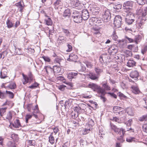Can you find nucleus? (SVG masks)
<instances>
[{
  "label": "nucleus",
  "mask_w": 147,
  "mask_h": 147,
  "mask_svg": "<svg viewBox=\"0 0 147 147\" xmlns=\"http://www.w3.org/2000/svg\"><path fill=\"white\" fill-rule=\"evenodd\" d=\"M110 126L111 129L120 136L121 138H122L125 132L124 130L122 128H117L115 125L111 123H110Z\"/></svg>",
  "instance_id": "1"
},
{
  "label": "nucleus",
  "mask_w": 147,
  "mask_h": 147,
  "mask_svg": "<svg viewBox=\"0 0 147 147\" xmlns=\"http://www.w3.org/2000/svg\"><path fill=\"white\" fill-rule=\"evenodd\" d=\"M110 126L111 129L120 136L121 138H122L125 132L124 130L122 128H117L115 125L111 123H110Z\"/></svg>",
  "instance_id": "2"
},
{
  "label": "nucleus",
  "mask_w": 147,
  "mask_h": 147,
  "mask_svg": "<svg viewBox=\"0 0 147 147\" xmlns=\"http://www.w3.org/2000/svg\"><path fill=\"white\" fill-rule=\"evenodd\" d=\"M89 88H91L94 91H97L98 93L100 94H104L105 93V90L102 88L100 87L97 85L96 84L92 83H90L88 85Z\"/></svg>",
  "instance_id": "3"
},
{
  "label": "nucleus",
  "mask_w": 147,
  "mask_h": 147,
  "mask_svg": "<svg viewBox=\"0 0 147 147\" xmlns=\"http://www.w3.org/2000/svg\"><path fill=\"white\" fill-rule=\"evenodd\" d=\"M113 112L117 115L121 116L125 113L124 109L120 107L115 106L113 108Z\"/></svg>",
  "instance_id": "4"
},
{
  "label": "nucleus",
  "mask_w": 147,
  "mask_h": 147,
  "mask_svg": "<svg viewBox=\"0 0 147 147\" xmlns=\"http://www.w3.org/2000/svg\"><path fill=\"white\" fill-rule=\"evenodd\" d=\"M72 17L73 18L74 21L78 23H80L83 19L80 13L77 11H74L73 12Z\"/></svg>",
  "instance_id": "5"
},
{
  "label": "nucleus",
  "mask_w": 147,
  "mask_h": 147,
  "mask_svg": "<svg viewBox=\"0 0 147 147\" xmlns=\"http://www.w3.org/2000/svg\"><path fill=\"white\" fill-rule=\"evenodd\" d=\"M125 19V22L128 25L131 24L134 22V15L131 12H127Z\"/></svg>",
  "instance_id": "6"
},
{
  "label": "nucleus",
  "mask_w": 147,
  "mask_h": 147,
  "mask_svg": "<svg viewBox=\"0 0 147 147\" xmlns=\"http://www.w3.org/2000/svg\"><path fill=\"white\" fill-rule=\"evenodd\" d=\"M132 5L133 2L132 1H127L124 3L123 5V8L126 13L130 12Z\"/></svg>",
  "instance_id": "7"
},
{
  "label": "nucleus",
  "mask_w": 147,
  "mask_h": 147,
  "mask_svg": "<svg viewBox=\"0 0 147 147\" xmlns=\"http://www.w3.org/2000/svg\"><path fill=\"white\" fill-rule=\"evenodd\" d=\"M121 19L120 16H116L114 20V24L115 27L119 28L121 26Z\"/></svg>",
  "instance_id": "8"
},
{
  "label": "nucleus",
  "mask_w": 147,
  "mask_h": 147,
  "mask_svg": "<svg viewBox=\"0 0 147 147\" xmlns=\"http://www.w3.org/2000/svg\"><path fill=\"white\" fill-rule=\"evenodd\" d=\"M111 13L109 10L107 9L105 10L102 14L103 18L104 21L107 22L111 18Z\"/></svg>",
  "instance_id": "9"
},
{
  "label": "nucleus",
  "mask_w": 147,
  "mask_h": 147,
  "mask_svg": "<svg viewBox=\"0 0 147 147\" xmlns=\"http://www.w3.org/2000/svg\"><path fill=\"white\" fill-rule=\"evenodd\" d=\"M109 53L111 55H114L117 53V47L115 45L111 46L108 50Z\"/></svg>",
  "instance_id": "10"
},
{
  "label": "nucleus",
  "mask_w": 147,
  "mask_h": 147,
  "mask_svg": "<svg viewBox=\"0 0 147 147\" xmlns=\"http://www.w3.org/2000/svg\"><path fill=\"white\" fill-rule=\"evenodd\" d=\"M23 79L24 80L23 81V83L24 84H25L29 82V80L32 81L33 80V78L32 74H30L28 77L26 76H25L24 74H22Z\"/></svg>",
  "instance_id": "11"
},
{
  "label": "nucleus",
  "mask_w": 147,
  "mask_h": 147,
  "mask_svg": "<svg viewBox=\"0 0 147 147\" xmlns=\"http://www.w3.org/2000/svg\"><path fill=\"white\" fill-rule=\"evenodd\" d=\"M81 17L84 20H86L88 19L89 17V14L86 9H84L82 10Z\"/></svg>",
  "instance_id": "12"
},
{
  "label": "nucleus",
  "mask_w": 147,
  "mask_h": 147,
  "mask_svg": "<svg viewBox=\"0 0 147 147\" xmlns=\"http://www.w3.org/2000/svg\"><path fill=\"white\" fill-rule=\"evenodd\" d=\"M102 87L103 88H102L105 90V93L104 94H101L102 95H104L106 92L105 91V90H111V88L108 85L107 82H103L102 84Z\"/></svg>",
  "instance_id": "13"
},
{
  "label": "nucleus",
  "mask_w": 147,
  "mask_h": 147,
  "mask_svg": "<svg viewBox=\"0 0 147 147\" xmlns=\"http://www.w3.org/2000/svg\"><path fill=\"white\" fill-rule=\"evenodd\" d=\"M14 113V112L13 111H9L6 114V118L9 121L11 125V120L12 118L13 115Z\"/></svg>",
  "instance_id": "14"
},
{
  "label": "nucleus",
  "mask_w": 147,
  "mask_h": 147,
  "mask_svg": "<svg viewBox=\"0 0 147 147\" xmlns=\"http://www.w3.org/2000/svg\"><path fill=\"white\" fill-rule=\"evenodd\" d=\"M63 3L61 0H57L54 3V7L56 9L61 8Z\"/></svg>",
  "instance_id": "15"
},
{
  "label": "nucleus",
  "mask_w": 147,
  "mask_h": 147,
  "mask_svg": "<svg viewBox=\"0 0 147 147\" xmlns=\"http://www.w3.org/2000/svg\"><path fill=\"white\" fill-rule=\"evenodd\" d=\"M67 41V39L65 37L59 36L57 40V42L60 44L63 43Z\"/></svg>",
  "instance_id": "16"
},
{
  "label": "nucleus",
  "mask_w": 147,
  "mask_h": 147,
  "mask_svg": "<svg viewBox=\"0 0 147 147\" xmlns=\"http://www.w3.org/2000/svg\"><path fill=\"white\" fill-rule=\"evenodd\" d=\"M139 76V73L136 71H132L130 74V76L133 78H135V80L138 79Z\"/></svg>",
  "instance_id": "17"
},
{
  "label": "nucleus",
  "mask_w": 147,
  "mask_h": 147,
  "mask_svg": "<svg viewBox=\"0 0 147 147\" xmlns=\"http://www.w3.org/2000/svg\"><path fill=\"white\" fill-rule=\"evenodd\" d=\"M11 124L15 128H19L21 126L19 119H15L13 123H12Z\"/></svg>",
  "instance_id": "18"
},
{
  "label": "nucleus",
  "mask_w": 147,
  "mask_h": 147,
  "mask_svg": "<svg viewBox=\"0 0 147 147\" xmlns=\"http://www.w3.org/2000/svg\"><path fill=\"white\" fill-rule=\"evenodd\" d=\"M77 59L78 57L76 55L71 54L69 55V58L67 59V60L76 62Z\"/></svg>",
  "instance_id": "19"
},
{
  "label": "nucleus",
  "mask_w": 147,
  "mask_h": 147,
  "mask_svg": "<svg viewBox=\"0 0 147 147\" xmlns=\"http://www.w3.org/2000/svg\"><path fill=\"white\" fill-rule=\"evenodd\" d=\"M136 62L132 59H131L128 60L127 65L129 67H133L135 66Z\"/></svg>",
  "instance_id": "20"
},
{
  "label": "nucleus",
  "mask_w": 147,
  "mask_h": 147,
  "mask_svg": "<svg viewBox=\"0 0 147 147\" xmlns=\"http://www.w3.org/2000/svg\"><path fill=\"white\" fill-rule=\"evenodd\" d=\"M78 74L77 71L76 72H71L69 73L67 78L69 79H71L74 78L75 76H76Z\"/></svg>",
  "instance_id": "21"
},
{
  "label": "nucleus",
  "mask_w": 147,
  "mask_h": 147,
  "mask_svg": "<svg viewBox=\"0 0 147 147\" xmlns=\"http://www.w3.org/2000/svg\"><path fill=\"white\" fill-rule=\"evenodd\" d=\"M53 73H59L61 70V67L57 66H54L53 69Z\"/></svg>",
  "instance_id": "22"
},
{
  "label": "nucleus",
  "mask_w": 147,
  "mask_h": 147,
  "mask_svg": "<svg viewBox=\"0 0 147 147\" xmlns=\"http://www.w3.org/2000/svg\"><path fill=\"white\" fill-rule=\"evenodd\" d=\"M131 88L133 90V92L134 94H138L140 92V91L138 87L133 85L131 86Z\"/></svg>",
  "instance_id": "23"
},
{
  "label": "nucleus",
  "mask_w": 147,
  "mask_h": 147,
  "mask_svg": "<svg viewBox=\"0 0 147 147\" xmlns=\"http://www.w3.org/2000/svg\"><path fill=\"white\" fill-rule=\"evenodd\" d=\"M119 43L121 47L124 48L126 46V42L124 40H119Z\"/></svg>",
  "instance_id": "24"
},
{
  "label": "nucleus",
  "mask_w": 147,
  "mask_h": 147,
  "mask_svg": "<svg viewBox=\"0 0 147 147\" xmlns=\"http://www.w3.org/2000/svg\"><path fill=\"white\" fill-rule=\"evenodd\" d=\"M89 78L92 80H95L98 78L99 76L96 74L93 73H91L89 75Z\"/></svg>",
  "instance_id": "25"
},
{
  "label": "nucleus",
  "mask_w": 147,
  "mask_h": 147,
  "mask_svg": "<svg viewBox=\"0 0 147 147\" xmlns=\"http://www.w3.org/2000/svg\"><path fill=\"white\" fill-rule=\"evenodd\" d=\"M62 32L65 34V35L67 37H69L70 36L71 33L68 30L62 28Z\"/></svg>",
  "instance_id": "26"
},
{
  "label": "nucleus",
  "mask_w": 147,
  "mask_h": 147,
  "mask_svg": "<svg viewBox=\"0 0 147 147\" xmlns=\"http://www.w3.org/2000/svg\"><path fill=\"white\" fill-rule=\"evenodd\" d=\"M95 70L96 73V75L99 77L100 75V74L103 71V70L102 69H100L98 67H95Z\"/></svg>",
  "instance_id": "27"
},
{
  "label": "nucleus",
  "mask_w": 147,
  "mask_h": 147,
  "mask_svg": "<svg viewBox=\"0 0 147 147\" xmlns=\"http://www.w3.org/2000/svg\"><path fill=\"white\" fill-rule=\"evenodd\" d=\"M71 13L69 9H67L65 10L63 13V16L65 17H69L70 16Z\"/></svg>",
  "instance_id": "28"
},
{
  "label": "nucleus",
  "mask_w": 147,
  "mask_h": 147,
  "mask_svg": "<svg viewBox=\"0 0 147 147\" xmlns=\"http://www.w3.org/2000/svg\"><path fill=\"white\" fill-rule=\"evenodd\" d=\"M44 69L48 74L49 71H50L51 73L53 72V69L50 66H45Z\"/></svg>",
  "instance_id": "29"
},
{
  "label": "nucleus",
  "mask_w": 147,
  "mask_h": 147,
  "mask_svg": "<svg viewBox=\"0 0 147 147\" xmlns=\"http://www.w3.org/2000/svg\"><path fill=\"white\" fill-rule=\"evenodd\" d=\"M6 24L8 28H11L14 26L12 22L9 20H7Z\"/></svg>",
  "instance_id": "30"
},
{
  "label": "nucleus",
  "mask_w": 147,
  "mask_h": 147,
  "mask_svg": "<svg viewBox=\"0 0 147 147\" xmlns=\"http://www.w3.org/2000/svg\"><path fill=\"white\" fill-rule=\"evenodd\" d=\"M82 5L83 4L79 1H77L75 4V6L79 9L82 8Z\"/></svg>",
  "instance_id": "31"
},
{
  "label": "nucleus",
  "mask_w": 147,
  "mask_h": 147,
  "mask_svg": "<svg viewBox=\"0 0 147 147\" xmlns=\"http://www.w3.org/2000/svg\"><path fill=\"white\" fill-rule=\"evenodd\" d=\"M53 133H51L49 137V141L51 144H53L55 142L54 138L53 136Z\"/></svg>",
  "instance_id": "32"
},
{
  "label": "nucleus",
  "mask_w": 147,
  "mask_h": 147,
  "mask_svg": "<svg viewBox=\"0 0 147 147\" xmlns=\"http://www.w3.org/2000/svg\"><path fill=\"white\" fill-rule=\"evenodd\" d=\"M127 113L129 115L131 116H133L134 115V111L132 109H128L127 110Z\"/></svg>",
  "instance_id": "33"
},
{
  "label": "nucleus",
  "mask_w": 147,
  "mask_h": 147,
  "mask_svg": "<svg viewBox=\"0 0 147 147\" xmlns=\"http://www.w3.org/2000/svg\"><path fill=\"white\" fill-rule=\"evenodd\" d=\"M139 120L140 121H143L147 120V114L143 115L139 117Z\"/></svg>",
  "instance_id": "34"
},
{
  "label": "nucleus",
  "mask_w": 147,
  "mask_h": 147,
  "mask_svg": "<svg viewBox=\"0 0 147 147\" xmlns=\"http://www.w3.org/2000/svg\"><path fill=\"white\" fill-rule=\"evenodd\" d=\"M121 5L120 4L115 5H114L113 8L114 9H115L116 11H118L121 9Z\"/></svg>",
  "instance_id": "35"
},
{
  "label": "nucleus",
  "mask_w": 147,
  "mask_h": 147,
  "mask_svg": "<svg viewBox=\"0 0 147 147\" xmlns=\"http://www.w3.org/2000/svg\"><path fill=\"white\" fill-rule=\"evenodd\" d=\"M8 87L11 89H15L16 88V85L14 82H11L8 86Z\"/></svg>",
  "instance_id": "36"
},
{
  "label": "nucleus",
  "mask_w": 147,
  "mask_h": 147,
  "mask_svg": "<svg viewBox=\"0 0 147 147\" xmlns=\"http://www.w3.org/2000/svg\"><path fill=\"white\" fill-rule=\"evenodd\" d=\"M46 24L48 25H51L52 23L51 18H48L47 19H46L45 20Z\"/></svg>",
  "instance_id": "37"
},
{
  "label": "nucleus",
  "mask_w": 147,
  "mask_h": 147,
  "mask_svg": "<svg viewBox=\"0 0 147 147\" xmlns=\"http://www.w3.org/2000/svg\"><path fill=\"white\" fill-rule=\"evenodd\" d=\"M7 109V107H3L0 108V115L1 116H3V114L5 112Z\"/></svg>",
  "instance_id": "38"
},
{
  "label": "nucleus",
  "mask_w": 147,
  "mask_h": 147,
  "mask_svg": "<svg viewBox=\"0 0 147 147\" xmlns=\"http://www.w3.org/2000/svg\"><path fill=\"white\" fill-rule=\"evenodd\" d=\"M139 5H142L147 3V0H136Z\"/></svg>",
  "instance_id": "39"
},
{
  "label": "nucleus",
  "mask_w": 147,
  "mask_h": 147,
  "mask_svg": "<svg viewBox=\"0 0 147 147\" xmlns=\"http://www.w3.org/2000/svg\"><path fill=\"white\" fill-rule=\"evenodd\" d=\"M7 146L8 147H16L14 142L11 141L8 142Z\"/></svg>",
  "instance_id": "40"
},
{
  "label": "nucleus",
  "mask_w": 147,
  "mask_h": 147,
  "mask_svg": "<svg viewBox=\"0 0 147 147\" xmlns=\"http://www.w3.org/2000/svg\"><path fill=\"white\" fill-rule=\"evenodd\" d=\"M16 5L19 8V9H20V11L22 12V11L23 6L21 4V3L20 2H19L17 3H16Z\"/></svg>",
  "instance_id": "41"
},
{
  "label": "nucleus",
  "mask_w": 147,
  "mask_h": 147,
  "mask_svg": "<svg viewBox=\"0 0 147 147\" xmlns=\"http://www.w3.org/2000/svg\"><path fill=\"white\" fill-rule=\"evenodd\" d=\"M124 53V55L126 57L129 56L130 55L131 53L130 51L127 50H123Z\"/></svg>",
  "instance_id": "42"
},
{
  "label": "nucleus",
  "mask_w": 147,
  "mask_h": 147,
  "mask_svg": "<svg viewBox=\"0 0 147 147\" xmlns=\"http://www.w3.org/2000/svg\"><path fill=\"white\" fill-rule=\"evenodd\" d=\"M126 141L128 142H131L133 141H136V139L134 137H129L126 138Z\"/></svg>",
  "instance_id": "43"
},
{
  "label": "nucleus",
  "mask_w": 147,
  "mask_h": 147,
  "mask_svg": "<svg viewBox=\"0 0 147 147\" xmlns=\"http://www.w3.org/2000/svg\"><path fill=\"white\" fill-rule=\"evenodd\" d=\"M6 94H8V96L9 98H13L14 94L12 92L6 90Z\"/></svg>",
  "instance_id": "44"
},
{
  "label": "nucleus",
  "mask_w": 147,
  "mask_h": 147,
  "mask_svg": "<svg viewBox=\"0 0 147 147\" xmlns=\"http://www.w3.org/2000/svg\"><path fill=\"white\" fill-rule=\"evenodd\" d=\"M147 51V46L146 45H145L144 46L141 50V53L143 54L144 55Z\"/></svg>",
  "instance_id": "45"
},
{
  "label": "nucleus",
  "mask_w": 147,
  "mask_h": 147,
  "mask_svg": "<svg viewBox=\"0 0 147 147\" xmlns=\"http://www.w3.org/2000/svg\"><path fill=\"white\" fill-rule=\"evenodd\" d=\"M15 53L17 55H21L22 51L21 49L18 48H16L15 49Z\"/></svg>",
  "instance_id": "46"
},
{
  "label": "nucleus",
  "mask_w": 147,
  "mask_h": 147,
  "mask_svg": "<svg viewBox=\"0 0 147 147\" xmlns=\"http://www.w3.org/2000/svg\"><path fill=\"white\" fill-rule=\"evenodd\" d=\"M38 85V84L36 82H35L33 84L29 86L30 88L34 89L36 88Z\"/></svg>",
  "instance_id": "47"
},
{
  "label": "nucleus",
  "mask_w": 147,
  "mask_h": 147,
  "mask_svg": "<svg viewBox=\"0 0 147 147\" xmlns=\"http://www.w3.org/2000/svg\"><path fill=\"white\" fill-rule=\"evenodd\" d=\"M42 58L46 62H49L51 61V59L48 56H42Z\"/></svg>",
  "instance_id": "48"
},
{
  "label": "nucleus",
  "mask_w": 147,
  "mask_h": 147,
  "mask_svg": "<svg viewBox=\"0 0 147 147\" xmlns=\"http://www.w3.org/2000/svg\"><path fill=\"white\" fill-rule=\"evenodd\" d=\"M7 105L10 107V108L12 107L14 105V103L11 101L7 100Z\"/></svg>",
  "instance_id": "49"
},
{
  "label": "nucleus",
  "mask_w": 147,
  "mask_h": 147,
  "mask_svg": "<svg viewBox=\"0 0 147 147\" xmlns=\"http://www.w3.org/2000/svg\"><path fill=\"white\" fill-rule=\"evenodd\" d=\"M32 115H27L26 116V123H28V120L30 119L32 117Z\"/></svg>",
  "instance_id": "50"
},
{
  "label": "nucleus",
  "mask_w": 147,
  "mask_h": 147,
  "mask_svg": "<svg viewBox=\"0 0 147 147\" xmlns=\"http://www.w3.org/2000/svg\"><path fill=\"white\" fill-rule=\"evenodd\" d=\"M84 63L88 68H91L92 65L91 63L88 61H86L85 62H84Z\"/></svg>",
  "instance_id": "51"
},
{
  "label": "nucleus",
  "mask_w": 147,
  "mask_h": 147,
  "mask_svg": "<svg viewBox=\"0 0 147 147\" xmlns=\"http://www.w3.org/2000/svg\"><path fill=\"white\" fill-rule=\"evenodd\" d=\"M27 109L29 111H31V110L34 109L33 108V106L32 104H29L27 106Z\"/></svg>",
  "instance_id": "52"
},
{
  "label": "nucleus",
  "mask_w": 147,
  "mask_h": 147,
  "mask_svg": "<svg viewBox=\"0 0 147 147\" xmlns=\"http://www.w3.org/2000/svg\"><path fill=\"white\" fill-rule=\"evenodd\" d=\"M141 38V36L140 35H138L137 36H136L135 39V42L136 44H137L138 42L140 41V39Z\"/></svg>",
  "instance_id": "53"
},
{
  "label": "nucleus",
  "mask_w": 147,
  "mask_h": 147,
  "mask_svg": "<svg viewBox=\"0 0 147 147\" xmlns=\"http://www.w3.org/2000/svg\"><path fill=\"white\" fill-rule=\"evenodd\" d=\"M81 109V108L79 106L75 107L74 108V111L78 113L80 111Z\"/></svg>",
  "instance_id": "54"
},
{
  "label": "nucleus",
  "mask_w": 147,
  "mask_h": 147,
  "mask_svg": "<svg viewBox=\"0 0 147 147\" xmlns=\"http://www.w3.org/2000/svg\"><path fill=\"white\" fill-rule=\"evenodd\" d=\"M61 61V59L60 58L58 57H56L54 61V62L55 63H58L59 65H60V62Z\"/></svg>",
  "instance_id": "55"
},
{
  "label": "nucleus",
  "mask_w": 147,
  "mask_h": 147,
  "mask_svg": "<svg viewBox=\"0 0 147 147\" xmlns=\"http://www.w3.org/2000/svg\"><path fill=\"white\" fill-rule=\"evenodd\" d=\"M5 94L4 92H1L0 90V98L1 99H3L5 98Z\"/></svg>",
  "instance_id": "56"
},
{
  "label": "nucleus",
  "mask_w": 147,
  "mask_h": 147,
  "mask_svg": "<svg viewBox=\"0 0 147 147\" xmlns=\"http://www.w3.org/2000/svg\"><path fill=\"white\" fill-rule=\"evenodd\" d=\"M94 124V121L92 119H89V120L88 125L91 127Z\"/></svg>",
  "instance_id": "57"
},
{
  "label": "nucleus",
  "mask_w": 147,
  "mask_h": 147,
  "mask_svg": "<svg viewBox=\"0 0 147 147\" xmlns=\"http://www.w3.org/2000/svg\"><path fill=\"white\" fill-rule=\"evenodd\" d=\"M136 46L134 45H129L127 47V48L130 50H132L135 47H137L138 48L137 46Z\"/></svg>",
  "instance_id": "58"
},
{
  "label": "nucleus",
  "mask_w": 147,
  "mask_h": 147,
  "mask_svg": "<svg viewBox=\"0 0 147 147\" xmlns=\"http://www.w3.org/2000/svg\"><path fill=\"white\" fill-rule=\"evenodd\" d=\"M67 46L68 48V49L66 50V51L67 52H69L72 50V46L71 45L69 44H68L67 45Z\"/></svg>",
  "instance_id": "59"
},
{
  "label": "nucleus",
  "mask_w": 147,
  "mask_h": 147,
  "mask_svg": "<svg viewBox=\"0 0 147 147\" xmlns=\"http://www.w3.org/2000/svg\"><path fill=\"white\" fill-rule=\"evenodd\" d=\"M142 128L143 131L147 133V123L144 124L142 126Z\"/></svg>",
  "instance_id": "60"
},
{
  "label": "nucleus",
  "mask_w": 147,
  "mask_h": 147,
  "mask_svg": "<svg viewBox=\"0 0 147 147\" xmlns=\"http://www.w3.org/2000/svg\"><path fill=\"white\" fill-rule=\"evenodd\" d=\"M57 79L58 80H59L62 81L63 82H65V80L64 78L63 77L61 76H59L57 77Z\"/></svg>",
  "instance_id": "61"
},
{
  "label": "nucleus",
  "mask_w": 147,
  "mask_h": 147,
  "mask_svg": "<svg viewBox=\"0 0 147 147\" xmlns=\"http://www.w3.org/2000/svg\"><path fill=\"white\" fill-rule=\"evenodd\" d=\"M115 31H114L112 34V38L114 40H116L117 38V36L115 34Z\"/></svg>",
  "instance_id": "62"
},
{
  "label": "nucleus",
  "mask_w": 147,
  "mask_h": 147,
  "mask_svg": "<svg viewBox=\"0 0 147 147\" xmlns=\"http://www.w3.org/2000/svg\"><path fill=\"white\" fill-rule=\"evenodd\" d=\"M27 50L28 51L27 52L30 53H34V49L31 48H28L27 49Z\"/></svg>",
  "instance_id": "63"
},
{
  "label": "nucleus",
  "mask_w": 147,
  "mask_h": 147,
  "mask_svg": "<svg viewBox=\"0 0 147 147\" xmlns=\"http://www.w3.org/2000/svg\"><path fill=\"white\" fill-rule=\"evenodd\" d=\"M144 12L142 13V16H145L146 15V13H147V7L144 8Z\"/></svg>",
  "instance_id": "64"
}]
</instances>
